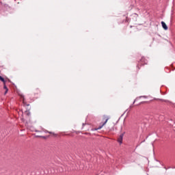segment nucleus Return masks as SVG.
Here are the masks:
<instances>
[{
	"mask_svg": "<svg viewBox=\"0 0 175 175\" xmlns=\"http://www.w3.org/2000/svg\"><path fill=\"white\" fill-rule=\"evenodd\" d=\"M109 120H110V117H109L106 115H104L102 118L103 121L100 123L99 129L103 128V126H105V124H107V121H109Z\"/></svg>",
	"mask_w": 175,
	"mask_h": 175,
	"instance_id": "nucleus-1",
	"label": "nucleus"
},
{
	"mask_svg": "<svg viewBox=\"0 0 175 175\" xmlns=\"http://www.w3.org/2000/svg\"><path fill=\"white\" fill-rule=\"evenodd\" d=\"M84 125H85V124H83V126H84Z\"/></svg>",
	"mask_w": 175,
	"mask_h": 175,
	"instance_id": "nucleus-11",
	"label": "nucleus"
},
{
	"mask_svg": "<svg viewBox=\"0 0 175 175\" xmlns=\"http://www.w3.org/2000/svg\"><path fill=\"white\" fill-rule=\"evenodd\" d=\"M137 100H139V98H136L135 100L134 101V103L135 102H137Z\"/></svg>",
	"mask_w": 175,
	"mask_h": 175,
	"instance_id": "nucleus-9",
	"label": "nucleus"
},
{
	"mask_svg": "<svg viewBox=\"0 0 175 175\" xmlns=\"http://www.w3.org/2000/svg\"><path fill=\"white\" fill-rule=\"evenodd\" d=\"M36 91H38V92H40V90H38V89H37Z\"/></svg>",
	"mask_w": 175,
	"mask_h": 175,
	"instance_id": "nucleus-10",
	"label": "nucleus"
},
{
	"mask_svg": "<svg viewBox=\"0 0 175 175\" xmlns=\"http://www.w3.org/2000/svg\"><path fill=\"white\" fill-rule=\"evenodd\" d=\"M18 113H21V114H23V116H27V117H29V116L31 115V113L29 112V110H26L25 111H23V110L19 111Z\"/></svg>",
	"mask_w": 175,
	"mask_h": 175,
	"instance_id": "nucleus-3",
	"label": "nucleus"
},
{
	"mask_svg": "<svg viewBox=\"0 0 175 175\" xmlns=\"http://www.w3.org/2000/svg\"><path fill=\"white\" fill-rule=\"evenodd\" d=\"M0 81H2L3 83V88L5 90L4 92V95H6L8 94V92L9 91V89H8V87L6 86V81H5V79L0 76Z\"/></svg>",
	"mask_w": 175,
	"mask_h": 175,
	"instance_id": "nucleus-2",
	"label": "nucleus"
},
{
	"mask_svg": "<svg viewBox=\"0 0 175 175\" xmlns=\"http://www.w3.org/2000/svg\"><path fill=\"white\" fill-rule=\"evenodd\" d=\"M63 136H73L72 134H64Z\"/></svg>",
	"mask_w": 175,
	"mask_h": 175,
	"instance_id": "nucleus-7",
	"label": "nucleus"
},
{
	"mask_svg": "<svg viewBox=\"0 0 175 175\" xmlns=\"http://www.w3.org/2000/svg\"><path fill=\"white\" fill-rule=\"evenodd\" d=\"M21 98L23 99V100L24 102V96L23 95H21Z\"/></svg>",
	"mask_w": 175,
	"mask_h": 175,
	"instance_id": "nucleus-8",
	"label": "nucleus"
},
{
	"mask_svg": "<svg viewBox=\"0 0 175 175\" xmlns=\"http://www.w3.org/2000/svg\"><path fill=\"white\" fill-rule=\"evenodd\" d=\"M99 129H102V128L99 129V126L98 128L92 129V131H99Z\"/></svg>",
	"mask_w": 175,
	"mask_h": 175,
	"instance_id": "nucleus-6",
	"label": "nucleus"
},
{
	"mask_svg": "<svg viewBox=\"0 0 175 175\" xmlns=\"http://www.w3.org/2000/svg\"><path fill=\"white\" fill-rule=\"evenodd\" d=\"M161 25H162L163 29H165V31H167V25H166V23H165V22L162 21Z\"/></svg>",
	"mask_w": 175,
	"mask_h": 175,
	"instance_id": "nucleus-5",
	"label": "nucleus"
},
{
	"mask_svg": "<svg viewBox=\"0 0 175 175\" xmlns=\"http://www.w3.org/2000/svg\"><path fill=\"white\" fill-rule=\"evenodd\" d=\"M124 137V134H122L120 135V137L118 138V143H120V144H122V139Z\"/></svg>",
	"mask_w": 175,
	"mask_h": 175,
	"instance_id": "nucleus-4",
	"label": "nucleus"
}]
</instances>
